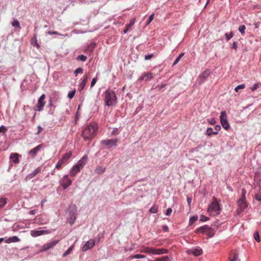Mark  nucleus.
Wrapping results in <instances>:
<instances>
[{"label":"nucleus","instance_id":"f257e3e1","mask_svg":"<svg viewBox=\"0 0 261 261\" xmlns=\"http://www.w3.org/2000/svg\"><path fill=\"white\" fill-rule=\"evenodd\" d=\"M97 125L92 123L87 125L82 132V136L86 141L91 140L97 134Z\"/></svg>","mask_w":261,"mask_h":261},{"label":"nucleus","instance_id":"f03ea898","mask_svg":"<svg viewBox=\"0 0 261 261\" xmlns=\"http://www.w3.org/2000/svg\"><path fill=\"white\" fill-rule=\"evenodd\" d=\"M105 105L107 106L115 104L117 98L115 92L112 90H107L104 93Z\"/></svg>","mask_w":261,"mask_h":261},{"label":"nucleus","instance_id":"7ed1b4c3","mask_svg":"<svg viewBox=\"0 0 261 261\" xmlns=\"http://www.w3.org/2000/svg\"><path fill=\"white\" fill-rule=\"evenodd\" d=\"M87 161V155H84L70 170V175L75 176L84 167Z\"/></svg>","mask_w":261,"mask_h":261},{"label":"nucleus","instance_id":"20e7f679","mask_svg":"<svg viewBox=\"0 0 261 261\" xmlns=\"http://www.w3.org/2000/svg\"><path fill=\"white\" fill-rule=\"evenodd\" d=\"M207 212L210 213V215L212 216H216L220 214L221 208L219 203L215 198V200L213 201L209 205Z\"/></svg>","mask_w":261,"mask_h":261},{"label":"nucleus","instance_id":"39448f33","mask_svg":"<svg viewBox=\"0 0 261 261\" xmlns=\"http://www.w3.org/2000/svg\"><path fill=\"white\" fill-rule=\"evenodd\" d=\"M141 252L148 254L160 255L168 253L169 251L167 249L164 248L156 249L152 247H145Z\"/></svg>","mask_w":261,"mask_h":261},{"label":"nucleus","instance_id":"423d86ee","mask_svg":"<svg viewBox=\"0 0 261 261\" xmlns=\"http://www.w3.org/2000/svg\"><path fill=\"white\" fill-rule=\"evenodd\" d=\"M72 152L69 151L64 153L62 158L58 162L56 166V168L60 170L62 168V166L67 163L68 160L71 157Z\"/></svg>","mask_w":261,"mask_h":261},{"label":"nucleus","instance_id":"0eeeda50","mask_svg":"<svg viewBox=\"0 0 261 261\" xmlns=\"http://www.w3.org/2000/svg\"><path fill=\"white\" fill-rule=\"evenodd\" d=\"M220 120L222 127L225 130H228L230 126L228 123L226 111H222L221 112Z\"/></svg>","mask_w":261,"mask_h":261},{"label":"nucleus","instance_id":"6e6552de","mask_svg":"<svg viewBox=\"0 0 261 261\" xmlns=\"http://www.w3.org/2000/svg\"><path fill=\"white\" fill-rule=\"evenodd\" d=\"M197 232H201L209 235L210 237L214 236V232H212V229L207 225H204L203 226L198 228L196 229Z\"/></svg>","mask_w":261,"mask_h":261},{"label":"nucleus","instance_id":"1a4fd4ad","mask_svg":"<svg viewBox=\"0 0 261 261\" xmlns=\"http://www.w3.org/2000/svg\"><path fill=\"white\" fill-rule=\"evenodd\" d=\"M72 181L67 175H64L60 180V184L64 189H66L71 185Z\"/></svg>","mask_w":261,"mask_h":261},{"label":"nucleus","instance_id":"9d476101","mask_svg":"<svg viewBox=\"0 0 261 261\" xmlns=\"http://www.w3.org/2000/svg\"><path fill=\"white\" fill-rule=\"evenodd\" d=\"M45 98V94H43L39 98L38 103L36 105V110L38 111H41L43 110V107L45 105L44 99Z\"/></svg>","mask_w":261,"mask_h":261},{"label":"nucleus","instance_id":"9b49d317","mask_svg":"<svg viewBox=\"0 0 261 261\" xmlns=\"http://www.w3.org/2000/svg\"><path fill=\"white\" fill-rule=\"evenodd\" d=\"M118 142V139H106L101 141V144L111 147L113 146H116L117 143Z\"/></svg>","mask_w":261,"mask_h":261},{"label":"nucleus","instance_id":"f8f14e48","mask_svg":"<svg viewBox=\"0 0 261 261\" xmlns=\"http://www.w3.org/2000/svg\"><path fill=\"white\" fill-rule=\"evenodd\" d=\"M44 146L43 144H40L34 148L31 149L29 152L28 154L31 156L32 159L34 158L38 151Z\"/></svg>","mask_w":261,"mask_h":261},{"label":"nucleus","instance_id":"ddd939ff","mask_svg":"<svg viewBox=\"0 0 261 261\" xmlns=\"http://www.w3.org/2000/svg\"><path fill=\"white\" fill-rule=\"evenodd\" d=\"M50 233L49 230H33L31 231V235L33 237H37L43 234H48Z\"/></svg>","mask_w":261,"mask_h":261},{"label":"nucleus","instance_id":"4468645a","mask_svg":"<svg viewBox=\"0 0 261 261\" xmlns=\"http://www.w3.org/2000/svg\"><path fill=\"white\" fill-rule=\"evenodd\" d=\"M95 245V240L91 239L86 242L85 245L82 247L83 251H86L89 249L92 248Z\"/></svg>","mask_w":261,"mask_h":261},{"label":"nucleus","instance_id":"2eb2a0df","mask_svg":"<svg viewBox=\"0 0 261 261\" xmlns=\"http://www.w3.org/2000/svg\"><path fill=\"white\" fill-rule=\"evenodd\" d=\"M238 204L239 206L238 211L240 213L244 211L247 206L245 198H241L238 201Z\"/></svg>","mask_w":261,"mask_h":261},{"label":"nucleus","instance_id":"dca6fc26","mask_svg":"<svg viewBox=\"0 0 261 261\" xmlns=\"http://www.w3.org/2000/svg\"><path fill=\"white\" fill-rule=\"evenodd\" d=\"M153 73L152 72H144L142 75L138 79L139 81H148L153 78Z\"/></svg>","mask_w":261,"mask_h":261},{"label":"nucleus","instance_id":"f3484780","mask_svg":"<svg viewBox=\"0 0 261 261\" xmlns=\"http://www.w3.org/2000/svg\"><path fill=\"white\" fill-rule=\"evenodd\" d=\"M59 242V240H55L53 242H51L50 243H47L45 245H44L40 250V251H45L49 249L54 247L56 246Z\"/></svg>","mask_w":261,"mask_h":261},{"label":"nucleus","instance_id":"a211bd4d","mask_svg":"<svg viewBox=\"0 0 261 261\" xmlns=\"http://www.w3.org/2000/svg\"><path fill=\"white\" fill-rule=\"evenodd\" d=\"M187 252L189 254H193L195 256H197L202 254V250L200 248L198 247L188 250L187 251Z\"/></svg>","mask_w":261,"mask_h":261},{"label":"nucleus","instance_id":"6ab92c4d","mask_svg":"<svg viewBox=\"0 0 261 261\" xmlns=\"http://www.w3.org/2000/svg\"><path fill=\"white\" fill-rule=\"evenodd\" d=\"M210 71L208 70H206L203 71L201 74H200V75H199V78H198L200 83H201L203 82V81L206 78H207V77L210 75Z\"/></svg>","mask_w":261,"mask_h":261},{"label":"nucleus","instance_id":"aec40b11","mask_svg":"<svg viewBox=\"0 0 261 261\" xmlns=\"http://www.w3.org/2000/svg\"><path fill=\"white\" fill-rule=\"evenodd\" d=\"M135 21L136 18H134L130 20L129 23L128 24H126V28L123 30V33L124 34L127 33L129 31V30L135 23Z\"/></svg>","mask_w":261,"mask_h":261},{"label":"nucleus","instance_id":"412c9836","mask_svg":"<svg viewBox=\"0 0 261 261\" xmlns=\"http://www.w3.org/2000/svg\"><path fill=\"white\" fill-rule=\"evenodd\" d=\"M239 255L234 251H231L229 255V261H237L238 260Z\"/></svg>","mask_w":261,"mask_h":261},{"label":"nucleus","instance_id":"4be33fe9","mask_svg":"<svg viewBox=\"0 0 261 261\" xmlns=\"http://www.w3.org/2000/svg\"><path fill=\"white\" fill-rule=\"evenodd\" d=\"M20 241V240L16 236H13L12 237H10L9 238L6 239L5 242L6 243L9 244L13 242H18Z\"/></svg>","mask_w":261,"mask_h":261},{"label":"nucleus","instance_id":"5701e85b","mask_svg":"<svg viewBox=\"0 0 261 261\" xmlns=\"http://www.w3.org/2000/svg\"><path fill=\"white\" fill-rule=\"evenodd\" d=\"M41 167H38L34 170L31 173L29 174L27 176V178L31 179L41 171Z\"/></svg>","mask_w":261,"mask_h":261},{"label":"nucleus","instance_id":"b1692460","mask_svg":"<svg viewBox=\"0 0 261 261\" xmlns=\"http://www.w3.org/2000/svg\"><path fill=\"white\" fill-rule=\"evenodd\" d=\"M19 154L17 153H12L10 155V158L15 163H18L19 162Z\"/></svg>","mask_w":261,"mask_h":261},{"label":"nucleus","instance_id":"393cba45","mask_svg":"<svg viewBox=\"0 0 261 261\" xmlns=\"http://www.w3.org/2000/svg\"><path fill=\"white\" fill-rule=\"evenodd\" d=\"M88 79V75L87 74H86L84 77V78H83L82 81L81 82V83L80 84L79 86L81 88V90H82L84 88V87H85V85L86 84V83L87 82Z\"/></svg>","mask_w":261,"mask_h":261},{"label":"nucleus","instance_id":"a878e982","mask_svg":"<svg viewBox=\"0 0 261 261\" xmlns=\"http://www.w3.org/2000/svg\"><path fill=\"white\" fill-rule=\"evenodd\" d=\"M106 171V168L101 166H97L95 169V172L97 174H102Z\"/></svg>","mask_w":261,"mask_h":261},{"label":"nucleus","instance_id":"bb28decb","mask_svg":"<svg viewBox=\"0 0 261 261\" xmlns=\"http://www.w3.org/2000/svg\"><path fill=\"white\" fill-rule=\"evenodd\" d=\"M31 43L33 46H36L38 48H39V44L37 42L36 36H35L31 40Z\"/></svg>","mask_w":261,"mask_h":261},{"label":"nucleus","instance_id":"cd10ccee","mask_svg":"<svg viewBox=\"0 0 261 261\" xmlns=\"http://www.w3.org/2000/svg\"><path fill=\"white\" fill-rule=\"evenodd\" d=\"M158 211V205L154 204L149 210V212L152 214H155Z\"/></svg>","mask_w":261,"mask_h":261},{"label":"nucleus","instance_id":"c85d7f7f","mask_svg":"<svg viewBox=\"0 0 261 261\" xmlns=\"http://www.w3.org/2000/svg\"><path fill=\"white\" fill-rule=\"evenodd\" d=\"M218 133L217 132H214L212 127H208L206 129V135L208 136H211L212 135H217Z\"/></svg>","mask_w":261,"mask_h":261},{"label":"nucleus","instance_id":"c756f323","mask_svg":"<svg viewBox=\"0 0 261 261\" xmlns=\"http://www.w3.org/2000/svg\"><path fill=\"white\" fill-rule=\"evenodd\" d=\"M74 247V245H72L71 246H70L63 254V257H65L67 255H68V254H69L70 253H71V252H72V249Z\"/></svg>","mask_w":261,"mask_h":261},{"label":"nucleus","instance_id":"7c9ffc66","mask_svg":"<svg viewBox=\"0 0 261 261\" xmlns=\"http://www.w3.org/2000/svg\"><path fill=\"white\" fill-rule=\"evenodd\" d=\"M7 200L6 198H0V208H3L7 203Z\"/></svg>","mask_w":261,"mask_h":261},{"label":"nucleus","instance_id":"2f4dec72","mask_svg":"<svg viewBox=\"0 0 261 261\" xmlns=\"http://www.w3.org/2000/svg\"><path fill=\"white\" fill-rule=\"evenodd\" d=\"M225 36L227 41H229L233 36V33L230 32L229 33H226L225 34Z\"/></svg>","mask_w":261,"mask_h":261},{"label":"nucleus","instance_id":"473e14b6","mask_svg":"<svg viewBox=\"0 0 261 261\" xmlns=\"http://www.w3.org/2000/svg\"><path fill=\"white\" fill-rule=\"evenodd\" d=\"M198 219L197 216H194L191 217L189 220V225H192Z\"/></svg>","mask_w":261,"mask_h":261},{"label":"nucleus","instance_id":"72a5a7b5","mask_svg":"<svg viewBox=\"0 0 261 261\" xmlns=\"http://www.w3.org/2000/svg\"><path fill=\"white\" fill-rule=\"evenodd\" d=\"M245 87V85L244 84H242L237 86L235 88L234 90L236 92H238L239 90L244 89Z\"/></svg>","mask_w":261,"mask_h":261},{"label":"nucleus","instance_id":"f704fd0d","mask_svg":"<svg viewBox=\"0 0 261 261\" xmlns=\"http://www.w3.org/2000/svg\"><path fill=\"white\" fill-rule=\"evenodd\" d=\"M184 55V53H182L178 56V57L176 58V59L173 63V66H174L177 64V63L179 61L180 59L183 57Z\"/></svg>","mask_w":261,"mask_h":261},{"label":"nucleus","instance_id":"c9c22d12","mask_svg":"<svg viewBox=\"0 0 261 261\" xmlns=\"http://www.w3.org/2000/svg\"><path fill=\"white\" fill-rule=\"evenodd\" d=\"M169 260V257L168 256H165L161 258H158L156 260H151V261H168Z\"/></svg>","mask_w":261,"mask_h":261},{"label":"nucleus","instance_id":"e433bc0d","mask_svg":"<svg viewBox=\"0 0 261 261\" xmlns=\"http://www.w3.org/2000/svg\"><path fill=\"white\" fill-rule=\"evenodd\" d=\"M245 29L246 27L244 25H241L239 28V31L242 35L245 34Z\"/></svg>","mask_w":261,"mask_h":261},{"label":"nucleus","instance_id":"4c0bfd02","mask_svg":"<svg viewBox=\"0 0 261 261\" xmlns=\"http://www.w3.org/2000/svg\"><path fill=\"white\" fill-rule=\"evenodd\" d=\"M12 25L15 28H20V24L18 20H14L12 23Z\"/></svg>","mask_w":261,"mask_h":261},{"label":"nucleus","instance_id":"58836bf2","mask_svg":"<svg viewBox=\"0 0 261 261\" xmlns=\"http://www.w3.org/2000/svg\"><path fill=\"white\" fill-rule=\"evenodd\" d=\"M210 220V218L205 216L204 215H201L200 217V221L202 222H205Z\"/></svg>","mask_w":261,"mask_h":261},{"label":"nucleus","instance_id":"ea45409f","mask_svg":"<svg viewBox=\"0 0 261 261\" xmlns=\"http://www.w3.org/2000/svg\"><path fill=\"white\" fill-rule=\"evenodd\" d=\"M254 239L257 242H260V238H259V233L257 231H255L254 233Z\"/></svg>","mask_w":261,"mask_h":261},{"label":"nucleus","instance_id":"a19ab883","mask_svg":"<svg viewBox=\"0 0 261 261\" xmlns=\"http://www.w3.org/2000/svg\"><path fill=\"white\" fill-rule=\"evenodd\" d=\"M154 13H152L149 17L148 20L146 22V25H149L150 22L152 21V20L154 18Z\"/></svg>","mask_w":261,"mask_h":261},{"label":"nucleus","instance_id":"79ce46f5","mask_svg":"<svg viewBox=\"0 0 261 261\" xmlns=\"http://www.w3.org/2000/svg\"><path fill=\"white\" fill-rule=\"evenodd\" d=\"M145 256L142 254H136L131 256L132 258H145Z\"/></svg>","mask_w":261,"mask_h":261},{"label":"nucleus","instance_id":"37998d69","mask_svg":"<svg viewBox=\"0 0 261 261\" xmlns=\"http://www.w3.org/2000/svg\"><path fill=\"white\" fill-rule=\"evenodd\" d=\"M260 84L256 83L252 87L250 88V89L251 90V91H253L258 89L260 87Z\"/></svg>","mask_w":261,"mask_h":261},{"label":"nucleus","instance_id":"c03bdc74","mask_svg":"<svg viewBox=\"0 0 261 261\" xmlns=\"http://www.w3.org/2000/svg\"><path fill=\"white\" fill-rule=\"evenodd\" d=\"M87 57L83 55H80L77 58V60H81L83 62L87 60Z\"/></svg>","mask_w":261,"mask_h":261},{"label":"nucleus","instance_id":"a18cd8bd","mask_svg":"<svg viewBox=\"0 0 261 261\" xmlns=\"http://www.w3.org/2000/svg\"><path fill=\"white\" fill-rule=\"evenodd\" d=\"M83 72V69L81 67L77 68L74 71V74H75V76H76L78 73H82Z\"/></svg>","mask_w":261,"mask_h":261},{"label":"nucleus","instance_id":"49530a36","mask_svg":"<svg viewBox=\"0 0 261 261\" xmlns=\"http://www.w3.org/2000/svg\"><path fill=\"white\" fill-rule=\"evenodd\" d=\"M75 93V90L72 91L68 93V97L70 99H71L74 97Z\"/></svg>","mask_w":261,"mask_h":261},{"label":"nucleus","instance_id":"de8ad7c7","mask_svg":"<svg viewBox=\"0 0 261 261\" xmlns=\"http://www.w3.org/2000/svg\"><path fill=\"white\" fill-rule=\"evenodd\" d=\"M47 33L50 35H59L62 36V35L61 34H60L58 32H56V31H48L47 32Z\"/></svg>","mask_w":261,"mask_h":261},{"label":"nucleus","instance_id":"09e8293b","mask_svg":"<svg viewBox=\"0 0 261 261\" xmlns=\"http://www.w3.org/2000/svg\"><path fill=\"white\" fill-rule=\"evenodd\" d=\"M6 130L7 128L5 126L2 125L0 127V133H5L6 132Z\"/></svg>","mask_w":261,"mask_h":261},{"label":"nucleus","instance_id":"8fccbe9b","mask_svg":"<svg viewBox=\"0 0 261 261\" xmlns=\"http://www.w3.org/2000/svg\"><path fill=\"white\" fill-rule=\"evenodd\" d=\"M153 57V54H149V55H146V56H145V60H150V59H151Z\"/></svg>","mask_w":261,"mask_h":261},{"label":"nucleus","instance_id":"3c124183","mask_svg":"<svg viewBox=\"0 0 261 261\" xmlns=\"http://www.w3.org/2000/svg\"><path fill=\"white\" fill-rule=\"evenodd\" d=\"M207 121L211 125H214L216 123V121L214 118H212L211 120H207Z\"/></svg>","mask_w":261,"mask_h":261},{"label":"nucleus","instance_id":"603ef678","mask_svg":"<svg viewBox=\"0 0 261 261\" xmlns=\"http://www.w3.org/2000/svg\"><path fill=\"white\" fill-rule=\"evenodd\" d=\"M172 212V210L171 208H168L167 210V211H166V216H170Z\"/></svg>","mask_w":261,"mask_h":261},{"label":"nucleus","instance_id":"864d4df0","mask_svg":"<svg viewBox=\"0 0 261 261\" xmlns=\"http://www.w3.org/2000/svg\"><path fill=\"white\" fill-rule=\"evenodd\" d=\"M96 82H97V79L95 78V77L93 78L92 79V81L91 83V87H93L95 85V84L96 83Z\"/></svg>","mask_w":261,"mask_h":261},{"label":"nucleus","instance_id":"5fc2aeb1","mask_svg":"<svg viewBox=\"0 0 261 261\" xmlns=\"http://www.w3.org/2000/svg\"><path fill=\"white\" fill-rule=\"evenodd\" d=\"M255 198L257 200L261 201V193L255 195Z\"/></svg>","mask_w":261,"mask_h":261},{"label":"nucleus","instance_id":"6e6d98bb","mask_svg":"<svg viewBox=\"0 0 261 261\" xmlns=\"http://www.w3.org/2000/svg\"><path fill=\"white\" fill-rule=\"evenodd\" d=\"M215 132H217L218 133V131L220 130L221 129V126L219 125H217L215 127Z\"/></svg>","mask_w":261,"mask_h":261},{"label":"nucleus","instance_id":"4d7b16f0","mask_svg":"<svg viewBox=\"0 0 261 261\" xmlns=\"http://www.w3.org/2000/svg\"><path fill=\"white\" fill-rule=\"evenodd\" d=\"M38 131L36 134V135H39L41 132V131L42 130V128L40 126H38Z\"/></svg>","mask_w":261,"mask_h":261},{"label":"nucleus","instance_id":"13d9d810","mask_svg":"<svg viewBox=\"0 0 261 261\" xmlns=\"http://www.w3.org/2000/svg\"><path fill=\"white\" fill-rule=\"evenodd\" d=\"M112 134L113 135H116L118 134L117 129L115 128L114 129L113 132H112Z\"/></svg>","mask_w":261,"mask_h":261},{"label":"nucleus","instance_id":"bf43d9fd","mask_svg":"<svg viewBox=\"0 0 261 261\" xmlns=\"http://www.w3.org/2000/svg\"><path fill=\"white\" fill-rule=\"evenodd\" d=\"M237 47H238V46H237V42H233V45H232V48L236 50L237 49Z\"/></svg>","mask_w":261,"mask_h":261},{"label":"nucleus","instance_id":"052dcab7","mask_svg":"<svg viewBox=\"0 0 261 261\" xmlns=\"http://www.w3.org/2000/svg\"><path fill=\"white\" fill-rule=\"evenodd\" d=\"M163 229L165 231H168V227L167 225H163Z\"/></svg>","mask_w":261,"mask_h":261},{"label":"nucleus","instance_id":"680f3d73","mask_svg":"<svg viewBox=\"0 0 261 261\" xmlns=\"http://www.w3.org/2000/svg\"><path fill=\"white\" fill-rule=\"evenodd\" d=\"M46 202V200L45 199H43L41 202V205L42 208L43 206V204Z\"/></svg>","mask_w":261,"mask_h":261},{"label":"nucleus","instance_id":"e2e57ef3","mask_svg":"<svg viewBox=\"0 0 261 261\" xmlns=\"http://www.w3.org/2000/svg\"><path fill=\"white\" fill-rule=\"evenodd\" d=\"M259 24H260V22H258L255 23L254 24V25L255 26V28L257 29L259 27Z\"/></svg>","mask_w":261,"mask_h":261},{"label":"nucleus","instance_id":"0e129e2a","mask_svg":"<svg viewBox=\"0 0 261 261\" xmlns=\"http://www.w3.org/2000/svg\"><path fill=\"white\" fill-rule=\"evenodd\" d=\"M245 194H246L245 190L242 189V198H245Z\"/></svg>","mask_w":261,"mask_h":261},{"label":"nucleus","instance_id":"69168bd1","mask_svg":"<svg viewBox=\"0 0 261 261\" xmlns=\"http://www.w3.org/2000/svg\"><path fill=\"white\" fill-rule=\"evenodd\" d=\"M29 213L31 215H34L36 213V210L31 211H30Z\"/></svg>","mask_w":261,"mask_h":261},{"label":"nucleus","instance_id":"338daca9","mask_svg":"<svg viewBox=\"0 0 261 261\" xmlns=\"http://www.w3.org/2000/svg\"><path fill=\"white\" fill-rule=\"evenodd\" d=\"M75 219V216H74V218L73 219L72 218L71 219V220L70 221V223L71 224H72L74 223Z\"/></svg>","mask_w":261,"mask_h":261},{"label":"nucleus","instance_id":"774afa93","mask_svg":"<svg viewBox=\"0 0 261 261\" xmlns=\"http://www.w3.org/2000/svg\"><path fill=\"white\" fill-rule=\"evenodd\" d=\"M191 200H192V199L191 198H188V202L189 205H190V203L191 202Z\"/></svg>","mask_w":261,"mask_h":261}]
</instances>
